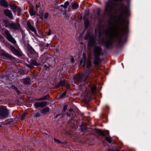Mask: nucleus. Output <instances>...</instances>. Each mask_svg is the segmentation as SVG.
<instances>
[{
  "instance_id": "f257e3e1",
  "label": "nucleus",
  "mask_w": 151,
  "mask_h": 151,
  "mask_svg": "<svg viewBox=\"0 0 151 151\" xmlns=\"http://www.w3.org/2000/svg\"><path fill=\"white\" fill-rule=\"evenodd\" d=\"M106 34L109 37V39L105 42V46L107 47L112 44L113 38H119L121 36L120 30L115 24L111 25Z\"/></svg>"
},
{
  "instance_id": "f03ea898",
  "label": "nucleus",
  "mask_w": 151,
  "mask_h": 151,
  "mask_svg": "<svg viewBox=\"0 0 151 151\" xmlns=\"http://www.w3.org/2000/svg\"><path fill=\"white\" fill-rule=\"evenodd\" d=\"M101 51V48L98 47H96L94 50V53L95 57L94 58V63L95 65H98L99 64V55Z\"/></svg>"
},
{
  "instance_id": "7ed1b4c3",
  "label": "nucleus",
  "mask_w": 151,
  "mask_h": 151,
  "mask_svg": "<svg viewBox=\"0 0 151 151\" xmlns=\"http://www.w3.org/2000/svg\"><path fill=\"white\" fill-rule=\"evenodd\" d=\"M9 111L6 109L4 108H0V118H4L6 117L9 115Z\"/></svg>"
},
{
  "instance_id": "20e7f679",
  "label": "nucleus",
  "mask_w": 151,
  "mask_h": 151,
  "mask_svg": "<svg viewBox=\"0 0 151 151\" xmlns=\"http://www.w3.org/2000/svg\"><path fill=\"white\" fill-rule=\"evenodd\" d=\"M5 33L6 36V38L9 41L13 44L16 43V42L15 40L12 36L10 34L8 30H6Z\"/></svg>"
},
{
  "instance_id": "39448f33",
  "label": "nucleus",
  "mask_w": 151,
  "mask_h": 151,
  "mask_svg": "<svg viewBox=\"0 0 151 151\" xmlns=\"http://www.w3.org/2000/svg\"><path fill=\"white\" fill-rule=\"evenodd\" d=\"M114 6L113 3L111 1H109L106 3L105 10L106 12H110Z\"/></svg>"
},
{
  "instance_id": "423d86ee",
  "label": "nucleus",
  "mask_w": 151,
  "mask_h": 151,
  "mask_svg": "<svg viewBox=\"0 0 151 151\" xmlns=\"http://www.w3.org/2000/svg\"><path fill=\"white\" fill-rule=\"evenodd\" d=\"M46 104V102H37L34 104V106L35 107L37 108L39 107H43Z\"/></svg>"
},
{
  "instance_id": "0eeeda50",
  "label": "nucleus",
  "mask_w": 151,
  "mask_h": 151,
  "mask_svg": "<svg viewBox=\"0 0 151 151\" xmlns=\"http://www.w3.org/2000/svg\"><path fill=\"white\" fill-rule=\"evenodd\" d=\"M4 12L6 15L11 19L13 18V16L11 12L8 9H5L4 10Z\"/></svg>"
},
{
  "instance_id": "6e6552de",
  "label": "nucleus",
  "mask_w": 151,
  "mask_h": 151,
  "mask_svg": "<svg viewBox=\"0 0 151 151\" xmlns=\"http://www.w3.org/2000/svg\"><path fill=\"white\" fill-rule=\"evenodd\" d=\"M49 55L47 53H45L41 55L40 59L43 62H45L48 59Z\"/></svg>"
},
{
  "instance_id": "1a4fd4ad",
  "label": "nucleus",
  "mask_w": 151,
  "mask_h": 151,
  "mask_svg": "<svg viewBox=\"0 0 151 151\" xmlns=\"http://www.w3.org/2000/svg\"><path fill=\"white\" fill-rule=\"evenodd\" d=\"M20 28L19 24L18 23H12L10 27L11 29H19Z\"/></svg>"
},
{
  "instance_id": "9d476101",
  "label": "nucleus",
  "mask_w": 151,
  "mask_h": 151,
  "mask_svg": "<svg viewBox=\"0 0 151 151\" xmlns=\"http://www.w3.org/2000/svg\"><path fill=\"white\" fill-rule=\"evenodd\" d=\"M39 65V64L35 60H33L31 61L30 64L28 65V67L31 68H33L34 66H37Z\"/></svg>"
},
{
  "instance_id": "9b49d317",
  "label": "nucleus",
  "mask_w": 151,
  "mask_h": 151,
  "mask_svg": "<svg viewBox=\"0 0 151 151\" xmlns=\"http://www.w3.org/2000/svg\"><path fill=\"white\" fill-rule=\"evenodd\" d=\"M95 41L94 38H91L89 39L88 45L93 46L95 43Z\"/></svg>"
},
{
  "instance_id": "f8f14e48",
  "label": "nucleus",
  "mask_w": 151,
  "mask_h": 151,
  "mask_svg": "<svg viewBox=\"0 0 151 151\" xmlns=\"http://www.w3.org/2000/svg\"><path fill=\"white\" fill-rule=\"evenodd\" d=\"M4 22L5 24V27H9L10 28L12 23L10 22L7 20H4Z\"/></svg>"
},
{
  "instance_id": "ddd939ff",
  "label": "nucleus",
  "mask_w": 151,
  "mask_h": 151,
  "mask_svg": "<svg viewBox=\"0 0 151 151\" xmlns=\"http://www.w3.org/2000/svg\"><path fill=\"white\" fill-rule=\"evenodd\" d=\"M27 25L28 27L31 29L32 31L35 32V27L31 25L30 23L28 22Z\"/></svg>"
},
{
  "instance_id": "4468645a",
  "label": "nucleus",
  "mask_w": 151,
  "mask_h": 151,
  "mask_svg": "<svg viewBox=\"0 0 151 151\" xmlns=\"http://www.w3.org/2000/svg\"><path fill=\"white\" fill-rule=\"evenodd\" d=\"M97 132L100 135H102L103 136H105V135L104 134L103 131L100 129H97L96 130Z\"/></svg>"
},
{
  "instance_id": "2eb2a0df",
  "label": "nucleus",
  "mask_w": 151,
  "mask_h": 151,
  "mask_svg": "<svg viewBox=\"0 0 151 151\" xmlns=\"http://www.w3.org/2000/svg\"><path fill=\"white\" fill-rule=\"evenodd\" d=\"M10 49L14 54H16L17 53V50L12 46H10Z\"/></svg>"
},
{
  "instance_id": "dca6fc26",
  "label": "nucleus",
  "mask_w": 151,
  "mask_h": 151,
  "mask_svg": "<svg viewBox=\"0 0 151 151\" xmlns=\"http://www.w3.org/2000/svg\"><path fill=\"white\" fill-rule=\"evenodd\" d=\"M49 111V109L48 107L44 108L41 111V112L42 113H45Z\"/></svg>"
},
{
  "instance_id": "f3484780",
  "label": "nucleus",
  "mask_w": 151,
  "mask_h": 151,
  "mask_svg": "<svg viewBox=\"0 0 151 151\" xmlns=\"http://www.w3.org/2000/svg\"><path fill=\"white\" fill-rule=\"evenodd\" d=\"M28 50L32 54H34L35 52V50L31 47H28Z\"/></svg>"
},
{
  "instance_id": "a211bd4d",
  "label": "nucleus",
  "mask_w": 151,
  "mask_h": 151,
  "mask_svg": "<svg viewBox=\"0 0 151 151\" xmlns=\"http://www.w3.org/2000/svg\"><path fill=\"white\" fill-rule=\"evenodd\" d=\"M17 7L15 5H13L11 6V9L12 10L13 12H16L17 9Z\"/></svg>"
},
{
  "instance_id": "6ab92c4d",
  "label": "nucleus",
  "mask_w": 151,
  "mask_h": 151,
  "mask_svg": "<svg viewBox=\"0 0 151 151\" xmlns=\"http://www.w3.org/2000/svg\"><path fill=\"white\" fill-rule=\"evenodd\" d=\"M29 12L31 16H33L35 14V11H33V9L32 8H31L30 9V10L29 11Z\"/></svg>"
},
{
  "instance_id": "aec40b11",
  "label": "nucleus",
  "mask_w": 151,
  "mask_h": 151,
  "mask_svg": "<svg viewBox=\"0 0 151 151\" xmlns=\"http://www.w3.org/2000/svg\"><path fill=\"white\" fill-rule=\"evenodd\" d=\"M49 97V95H47V96H44L42 98L39 99H37V100L38 101H40V100H46Z\"/></svg>"
},
{
  "instance_id": "412c9836",
  "label": "nucleus",
  "mask_w": 151,
  "mask_h": 151,
  "mask_svg": "<svg viewBox=\"0 0 151 151\" xmlns=\"http://www.w3.org/2000/svg\"><path fill=\"white\" fill-rule=\"evenodd\" d=\"M96 87L95 85H93L91 87V92L93 93H94L95 92Z\"/></svg>"
},
{
  "instance_id": "4be33fe9",
  "label": "nucleus",
  "mask_w": 151,
  "mask_h": 151,
  "mask_svg": "<svg viewBox=\"0 0 151 151\" xmlns=\"http://www.w3.org/2000/svg\"><path fill=\"white\" fill-rule=\"evenodd\" d=\"M78 7V5L76 3H74L72 6V8L73 9H77Z\"/></svg>"
},
{
  "instance_id": "5701e85b",
  "label": "nucleus",
  "mask_w": 151,
  "mask_h": 151,
  "mask_svg": "<svg viewBox=\"0 0 151 151\" xmlns=\"http://www.w3.org/2000/svg\"><path fill=\"white\" fill-rule=\"evenodd\" d=\"M105 139L109 143H111V137H106Z\"/></svg>"
},
{
  "instance_id": "b1692460",
  "label": "nucleus",
  "mask_w": 151,
  "mask_h": 151,
  "mask_svg": "<svg viewBox=\"0 0 151 151\" xmlns=\"http://www.w3.org/2000/svg\"><path fill=\"white\" fill-rule=\"evenodd\" d=\"M91 65V62L90 60H88L87 61V67H90Z\"/></svg>"
},
{
  "instance_id": "393cba45",
  "label": "nucleus",
  "mask_w": 151,
  "mask_h": 151,
  "mask_svg": "<svg viewBox=\"0 0 151 151\" xmlns=\"http://www.w3.org/2000/svg\"><path fill=\"white\" fill-rule=\"evenodd\" d=\"M69 4V2L68 1H66L63 7L65 8H67Z\"/></svg>"
},
{
  "instance_id": "a878e982",
  "label": "nucleus",
  "mask_w": 151,
  "mask_h": 151,
  "mask_svg": "<svg viewBox=\"0 0 151 151\" xmlns=\"http://www.w3.org/2000/svg\"><path fill=\"white\" fill-rule=\"evenodd\" d=\"M34 116L35 117H39L40 116V114L38 112H37L36 113H35V114H34Z\"/></svg>"
},
{
  "instance_id": "bb28decb",
  "label": "nucleus",
  "mask_w": 151,
  "mask_h": 151,
  "mask_svg": "<svg viewBox=\"0 0 151 151\" xmlns=\"http://www.w3.org/2000/svg\"><path fill=\"white\" fill-rule=\"evenodd\" d=\"M26 114V113L25 112H24L22 114L21 116V119L22 120L24 119Z\"/></svg>"
},
{
  "instance_id": "cd10ccee",
  "label": "nucleus",
  "mask_w": 151,
  "mask_h": 151,
  "mask_svg": "<svg viewBox=\"0 0 151 151\" xmlns=\"http://www.w3.org/2000/svg\"><path fill=\"white\" fill-rule=\"evenodd\" d=\"M82 76L81 75L79 76L78 78L77 79L78 81L80 82H81L82 81Z\"/></svg>"
},
{
  "instance_id": "c85d7f7f",
  "label": "nucleus",
  "mask_w": 151,
  "mask_h": 151,
  "mask_svg": "<svg viewBox=\"0 0 151 151\" xmlns=\"http://www.w3.org/2000/svg\"><path fill=\"white\" fill-rule=\"evenodd\" d=\"M54 140L55 142L58 144L60 143H61L60 142V141L58 139H56L55 138H54Z\"/></svg>"
},
{
  "instance_id": "c756f323",
  "label": "nucleus",
  "mask_w": 151,
  "mask_h": 151,
  "mask_svg": "<svg viewBox=\"0 0 151 151\" xmlns=\"http://www.w3.org/2000/svg\"><path fill=\"white\" fill-rule=\"evenodd\" d=\"M65 83V81H62L60 82V85L63 86Z\"/></svg>"
},
{
  "instance_id": "7c9ffc66",
  "label": "nucleus",
  "mask_w": 151,
  "mask_h": 151,
  "mask_svg": "<svg viewBox=\"0 0 151 151\" xmlns=\"http://www.w3.org/2000/svg\"><path fill=\"white\" fill-rule=\"evenodd\" d=\"M66 94V92H64L63 93L61 94L60 96V98H62Z\"/></svg>"
},
{
  "instance_id": "2f4dec72",
  "label": "nucleus",
  "mask_w": 151,
  "mask_h": 151,
  "mask_svg": "<svg viewBox=\"0 0 151 151\" xmlns=\"http://www.w3.org/2000/svg\"><path fill=\"white\" fill-rule=\"evenodd\" d=\"M49 16V14L47 13H45L44 15V18L45 19H47L48 17Z\"/></svg>"
},
{
  "instance_id": "473e14b6",
  "label": "nucleus",
  "mask_w": 151,
  "mask_h": 151,
  "mask_svg": "<svg viewBox=\"0 0 151 151\" xmlns=\"http://www.w3.org/2000/svg\"><path fill=\"white\" fill-rule=\"evenodd\" d=\"M67 108V105H65L63 106V110L64 111H65Z\"/></svg>"
},
{
  "instance_id": "72a5a7b5",
  "label": "nucleus",
  "mask_w": 151,
  "mask_h": 151,
  "mask_svg": "<svg viewBox=\"0 0 151 151\" xmlns=\"http://www.w3.org/2000/svg\"><path fill=\"white\" fill-rule=\"evenodd\" d=\"M84 24L85 25H88V20H86L84 21Z\"/></svg>"
},
{
  "instance_id": "f704fd0d",
  "label": "nucleus",
  "mask_w": 151,
  "mask_h": 151,
  "mask_svg": "<svg viewBox=\"0 0 151 151\" xmlns=\"http://www.w3.org/2000/svg\"><path fill=\"white\" fill-rule=\"evenodd\" d=\"M51 30L50 29H49V31L47 33L48 35H50L51 34Z\"/></svg>"
},
{
  "instance_id": "c9c22d12",
  "label": "nucleus",
  "mask_w": 151,
  "mask_h": 151,
  "mask_svg": "<svg viewBox=\"0 0 151 151\" xmlns=\"http://www.w3.org/2000/svg\"><path fill=\"white\" fill-rule=\"evenodd\" d=\"M5 55L7 57L9 58H11V56L8 54H6Z\"/></svg>"
},
{
  "instance_id": "e433bc0d",
  "label": "nucleus",
  "mask_w": 151,
  "mask_h": 151,
  "mask_svg": "<svg viewBox=\"0 0 151 151\" xmlns=\"http://www.w3.org/2000/svg\"><path fill=\"white\" fill-rule=\"evenodd\" d=\"M71 60L73 63L74 62L73 58L72 57L71 58Z\"/></svg>"
},
{
  "instance_id": "4c0bfd02",
  "label": "nucleus",
  "mask_w": 151,
  "mask_h": 151,
  "mask_svg": "<svg viewBox=\"0 0 151 151\" xmlns=\"http://www.w3.org/2000/svg\"><path fill=\"white\" fill-rule=\"evenodd\" d=\"M39 15L41 19H42V15Z\"/></svg>"
},
{
  "instance_id": "58836bf2",
  "label": "nucleus",
  "mask_w": 151,
  "mask_h": 151,
  "mask_svg": "<svg viewBox=\"0 0 151 151\" xmlns=\"http://www.w3.org/2000/svg\"><path fill=\"white\" fill-rule=\"evenodd\" d=\"M44 67L46 68H48V66L46 65H44Z\"/></svg>"
},
{
  "instance_id": "ea45409f",
  "label": "nucleus",
  "mask_w": 151,
  "mask_h": 151,
  "mask_svg": "<svg viewBox=\"0 0 151 151\" xmlns=\"http://www.w3.org/2000/svg\"><path fill=\"white\" fill-rule=\"evenodd\" d=\"M113 1L114 2L116 1H122V0H113Z\"/></svg>"
},
{
  "instance_id": "a19ab883",
  "label": "nucleus",
  "mask_w": 151,
  "mask_h": 151,
  "mask_svg": "<svg viewBox=\"0 0 151 151\" xmlns=\"http://www.w3.org/2000/svg\"><path fill=\"white\" fill-rule=\"evenodd\" d=\"M108 151H113L111 149H108Z\"/></svg>"
},
{
  "instance_id": "79ce46f5",
  "label": "nucleus",
  "mask_w": 151,
  "mask_h": 151,
  "mask_svg": "<svg viewBox=\"0 0 151 151\" xmlns=\"http://www.w3.org/2000/svg\"><path fill=\"white\" fill-rule=\"evenodd\" d=\"M115 151H119L118 149H116L115 150Z\"/></svg>"
},
{
  "instance_id": "37998d69",
  "label": "nucleus",
  "mask_w": 151,
  "mask_h": 151,
  "mask_svg": "<svg viewBox=\"0 0 151 151\" xmlns=\"http://www.w3.org/2000/svg\"><path fill=\"white\" fill-rule=\"evenodd\" d=\"M83 62V60H81V63H82Z\"/></svg>"
},
{
  "instance_id": "c03bdc74",
  "label": "nucleus",
  "mask_w": 151,
  "mask_h": 151,
  "mask_svg": "<svg viewBox=\"0 0 151 151\" xmlns=\"http://www.w3.org/2000/svg\"><path fill=\"white\" fill-rule=\"evenodd\" d=\"M36 8L38 7V5H36Z\"/></svg>"
},
{
  "instance_id": "a18cd8bd",
  "label": "nucleus",
  "mask_w": 151,
  "mask_h": 151,
  "mask_svg": "<svg viewBox=\"0 0 151 151\" xmlns=\"http://www.w3.org/2000/svg\"><path fill=\"white\" fill-rule=\"evenodd\" d=\"M84 39H86H86H87V38H86V37H85Z\"/></svg>"
}]
</instances>
